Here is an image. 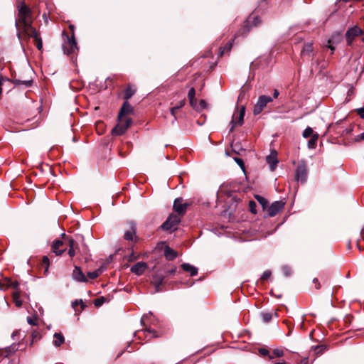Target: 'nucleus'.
<instances>
[{"mask_svg": "<svg viewBox=\"0 0 364 364\" xmlns=\"http://www.w3.org/2000/svg\"><path fill=\"white\" fill-rule=\"evenodd\" d=\"M17 14L15 19V27L16 28V36L23 46V36L31 33L36 28L33 26L32 11L21 0L17 4Z\"/></svg>", "mask_w": 364, "mask_h": 364, "instance_id": "nucleus-1", "label": "nucleus"}, {"mask_svg": "<svg viewBox=\"0 0 364 364\" xmlns=\"http://www.w3.org/2000/svg\"><path fill=\"white\" fill-rule=\"evenodd\" d=\"M118 123L112 129V134L115 136L122 135L127 129L130 127L132 119L130 117H124L118 115Z\"/></svg>", "mask_w": 364, "mask_h": 364, "instance_id": "nucleus-2", "label": "nucleus"}, {"mask_svg": "<svg viewBox=\"0 0 364 364\" xmlns=\"http://www.w3.org/2000/svg\"><path fill=\"white\" fill-rule=\"evenodd\" d=\"M245 112V107L244 106H241L240 107H237L236 110L234 112L232 120L230 122L231 127L230 131L232 132L234 129V127L237 125H242L243 124L244 116Z\"/></svg>", "mask_w": 364, "mask_h": 364, "instance_id": "nucleus-3", "label": "nucleus"}, {"mask_svg": "<svg viewBox=\"0 0 364 364\" xmlns=\"http://www.w3.org/2000/svg\"><path fill=\"white\" fill-rule=\"evenodd\" d=\"M180 221L181 218L178 215L171 214L162 224L161 228L164 230H174Z\"/></svg>", "mask_w": 364, "mask_h": 364, "instance_id": "nucleus-4", "label": "nucleus"}, {"mask_svg": "<svg viewBox=\"0 0 364 364\" xmlns=\"http://www.w3.org/2000/svg\"><path fill=\"white\" fill-rule=\"evenodd\" d=\"M273 98L267 96V95H261L259 97L257 103L255 104L254 109H253V113L255 115L259 114L262 112V111L264 109V108L267 106V105L271 102H272Z\"/></svg>", "mask_w": 364, "mask_h": 364, "instance_id": "nucleus-5", "label": "nucleus"}, {"mask_svg": "<svg viewBox=\"0 0 364 364\" xmlns=\"http://www.w3.org/2000/svg\"><path fill=\"white\" fill-rule=\"evenodd\" d=\"M67 38L68 41L63 45V49L65 53L70 55L77 50V46L73 34L70 38L68 36Z\"/></svg>", "mask_w": 364, "mask_h": 364, "instance_id": "nucleus-6", "label": "nucleus"}, {"mask_svg": "<svg viewBox=\"0 0 364 364\" xmlns=\"http://www.w3.org/2000/svg\"><path fill=\"white\" fill-rule=\"evenodd\" d=\"M31 38H33L35 42L36 43V48L38 50H42L43 49V41L41 37L40 33L36 31V29L33 30L31 33L23 36V39L25 38L26 40L30 39Z\"/></svg>", "mask_w": 364, "mask_h": 364, "instance_id": "nucleus-7", "label": "nucleus"}, {"mask_svg": "<svg viewBox=\"0 0 364 364\" xmlns=\"http://www.w3.org/2000/svg\"><path fill=\"white\" fill-rule=\"evenodd\" d=\"M307 173L306 165L304 163H301L296 168V180L302 183H304L307 178Z\"/></svg>", "mask_w": 364, "mask_h": 364, "instance_id": "nucleus-8", "label": "nucleus"}, {"mask_svg": "<svg viewBox=\"0 0 364 364\" xmlns=\"http://www.w3.org/2000/svg\"><path fill=\"white\" fill-rule=\"evenodd\" d=\"M363 33V31L358 26L348 29L346 33V38L348 45H351L354 38Z\"/></svg>", "mask_w": 364, "mask_h": 364, "instance_id": "nucleus-9", "label": "nucleus"}, {"mask_svg": "<svg viewBox=\"0 0 364 364\" xmlns=\"http://www.w3.org/2000/svg\"><path fill=\"white\" fill-rule=\"evenodd\" d=\"M62 236L65 237V242H68L67 246L69 247L68 253L73 258L75 255L76 250H78V245L73 239L67 237L65 234H63Z\"/></svg>", "mask_w": 364, "mask_h": 364, "instance_id": "nucleus-10", "label": "nucleus"}, {"mask_svg": "<svg viewBox=\"0 0 364 364\" xmlns=\"http://www.w3.org/2000/svg\"><path fill=\"white\" fill-rule=\"evenodd\" d=\"M284 203L278 200L272 203L267 209V213L269 217L276 215L284 208Z\"/></svg>", "mask_w": 364, "mask_h": 364, "instance_id": "nucleus-11", "label": "nucleus"}, {"mask_svg": "<svg viewBox=\"0 0 364 364\" xmlns=\"http://www.w3.org/2000/svg\"><path fill=\"white\" fill-rule=\"evenodd\" d=\"M128 229L124 232V238L128 241H133L136 238V225L134 222L127 223Z\"/></svg>", "mask_w": 364, "mask_h": 364, "instance_id": "nucleus-12", "label": "nucleus"}, {"mask_svg": "<svg viewBox=\"0 0 364 364\" xmlns=\"http://www.w3.org/2000/svg\"><path fill=\"white\" fill-rule=\"evenodd\" d=\"M67 249V245H65V242L59 240H55L52 244V250L56 255H61Z\"/></svg>", "mask_w": 364, "mask_h": 364, "instance_id": "nucleus-13", "label": "nucleus"}, {"mask_svg": "<svg viewBox=\"0 0 364 364\" xmlns=\"http://www.w3.org/2000/svg\"><path fill=\"white\" fill-rule=\"evenodd\" d=\"M134 114L133 107L127 101H125L123 103L118 115H120L121 117H122V116L129 117L130 114Z\"/></svg>", "mask_w": 364, "mask_h": 364, "instance_id": "nucleus-14", "label": "nucleus"}, {"mask_svg": "<svg viewBox=\"0 0 364 364\" xmlns=\"http://www.w3.org/2000/svg\"><path fill=\"white\" fill-rule=\"evenodd\" d=\"M146 268V262H139L131 267V272L136 275H141Z\"/></svg>", "mask_w": 364, "mask_h": 364, "instance_id": "nucleus-15", "label": "nucleus"}, {"mask_svg": "<svg viewBox=\"0 0 364 364\" xmlns=\"http://www.w3.org/2000/svg\"><path fill=\"white\" fill-rule=\"evenodd\" d=\"M183 199L181 198H176L173 203V209L178 214H183L185 213L187 208V204L183 203Z\"/></svg>", "mask_w": 364, "mask_h": 364, "instance_id": "nucleus-16", "label": "nucleus"}, {"mask_svg": "<svg viewBox=\"0 0 364 364\" xmlns=\"http://www.w3.org/2000/svg\"><path fill=\"white\" fill-rule=\"evenodd\" d=\"M73 278L77 282H86L87 279L80 268L75 266L73 272Z\"/></svg>", "mask_w": 364, "mask_h": 364, "instance_id": "nucleus-17", "label": "nucleus"}, {"mask_svg": "<svg viewBox=\"0 0 364 364\" xmlns=\"http://www.w3.org/2000/svg\"><path fill=\"white\" fill-rule=\"evenodd\" d=\"M18 285H19V284L18 282H16V281L12 282L11 280H10L9 279H6L4 283H1L0 282V289L5 290L8 287H12L16 291H19Z\"/></svg>", "mask_w": 364, "mask_h": 364, "instance_id": "nucleus-18", "label": "nucleus"}, {"mask_svg": "<svg viewBox=\"0 0 364 364\" xmlns=\"http://www.w3.org/2000/svg\"><path fill=\"white\" fill-rule=\"evenodd\" d=\"M260 23V20L259 18L255 16V15H250L247 21H246V25L245 26V33H247L249 31V28H247V27H249L250 25L251 26H257V25H259Z\"/></svg>", "mask_w": 364, "mask_h": 364, "instance_id": "nucleus-19", "label": "nucleus"}, {"mask_svg": "<svg viewBox=\"0 0 364 364\" xmlns=\"http://www.w3.org/2000/svg\"><path fill=\"white\" fill-rule=\"evenodd\" d=\"M266 160L267 164L269 165L270 170L274 171L278 163L277 152H272L269 156H267Z\"/></svg>", "mask_w": 364, "mask_h": 364, "instance_id": "nucleus-20", "label": "nucleus"}, {"mask_svg": "<svg viewBox=\"0 0 364 364\" xmlns=\"http://www.w3.org/2000/svg\"><path fill=\"white\" fill-rule=\"evenodd\" d=\"M164 281V277L162 275H159L158 274H156L154 275L151 283L155 287V291L156 292L159 291L161 290L160 287L161 284H163Z\"/></svg>", "mask_w": 364, "mask_h": 364, "instance_id": "nucleus-21", "label": "nucleus"}, {"mask_svg": "<svg viewBox=\"0 0 364 364\" xmlns=\"http://www.w3.org/2000/svg\"><path fill=\"white\" fill-rule=\"evenodd\" d=\"M181 267L185 272H189L191 276H195L198 274V268L188 263L182 264Z\"/></svg>", "mask_w": 364, "mask_h": 364, "instance_id": "nucleus-22", "label": "nucleus"}, {"mask_svg": "<svg viewBox=\"0 0 364 364\" xmlns=\"http://www.w3.org/2000/svg\"><path fill=\"white\" fill-rule=\"evenodd\" d=\"M164 256L168 260H173L177 257V252L168 246L164 249Z\"/></svg>", "mask_w": 364, "mask_h": 364, "instance_id": "nucleus-23", "label": "nucleus"}, {"mask_svg": "<svg viewBox=\"0 0 364 364\" xmlns=\"http://www.w3.org/2000/svg\"><path fill=\"white\" fill-rule=\"evenodd\" d=\"M65 341V338L60 333H55L53 335V344L55 347L60 346Z\"/></svg>", "mask_w": 364, "mask_h": 364, "instance_id": "nucleus-24", "label": "nucleus"}, {"mask_svg": "<svg viewBox=\"0 0 364 364\" xmlns=\"http://www.w3.org/2000/svg\"><path fill=\"white\" fill-rule=\"evenodd\" d=\"M313 51V46L312 43H309L304 45L302 50H301V55H310V54Z\"/></svg>", "mask_w": 364, "mask_h": 364, "instance_id": "nucleus-25", "label": "nucleus"}, {"mask_svg": "<svg viewBox=\"0 0 364 364\" xmlns=\"http://www.w3.org/2000/svg\"><path fill=\"white\" fill-rule=\"evenodd\" d=\"M20 291H16L13 294V301L17 307H21L22 306V301L20 299Z\"/></svg>", "mask_w": 364, "mask_h": 364, "instance_id": "nucleus-26", "label": "nucleus"}, {"mask_svg": "<svg viewBox=\"0 0 364 364\" xmlns=\"http://www.w3.org/2000/svg\"><path fill=\"white\" fill-rule=\"evenodd\" d=\"M284 350L281 348H276L273 350L272 355H269V360H272L274 358H281L284 356Z\"/></svg>", "mask_w": 364, "mask_h": 364, "instance_id": "nucleus-27", "label": "nucleus"}, {"mask_svg": "<svg viewBox=\"0 0 364 364\" xmlns=\"http://www.w3.org/2000/svg\"><path fill=\"white\" fill-rule=\"evenodd\" d=\"M318 139V134H314L312 135L309 141H308V147L309 149H314L316 146V141Z\"/></svg>", "mask_w": 364, "mask_h": 364, "instance_id": "nucleus-28", "label": "nucleus"}, {"mask_svg": "<svg viewBox=\"0 0 364 364\" xmlns=\"http://www.w3.org/2000/svg\"><path fill=\"white\" fill-rule=\"evenodd\" d=\"M102 268H99L95 271L88 272L87 276L89 277V278L93 279L98 277L102 273Z\"/></svg>", "mask_w": 364, "mask_h": 364, "instance_id": "nucleus-29", "label": "nucleus"}, {"mask_svg": "<svg viewBox=\"0 0 364 364\" xmlns=\"http://www.w3.org/2000/svg\"><path fill=\"white\" fill-rule=\"evenodd\" d=\"M135 93V90L129 87L126 89L124 92V99L127 101L128 99L131 98L132 95Z\"/></svg>", "mask_w": 364, "mask_h": 364, "instance_id": "nucleus-30", "label": "nucleus"}, {"mask_svg": "<svg viewBox=\"0 0 364 364\" xmlns=\"http://www.w3.org/2000/svg\"><path fill=\"white\" fill-rule=\"evenodd\" d=\"M232 48V43L228 42L223 48H220V56L223 55V54L226 52H229L231 50Z\"/></svg>", "mask_w": 364, "mask_h": 364, "instance_id": "nucleus-31", "label": "nucleus"}, {"mask_svg": "<svg viewBox=\"0 0 364 364\" xmlns=\"http://www.w3.org/2000/svg\"><path fill=\"white\" fill-rule=\"evenodd\" d=\"M313 134H314L313 129L309 127H306L302 133V136L304 138L311 137Z\"/></svg>", "mask_w": 364, "mask_h": 364, "instance_id": "nucleus-32", "label": "nucleus"}, {"mask_svg": "<svg viewBox=\"0 0 364 364\" xmlns=\"http://www.w3.org/2000/svg\"><path fill=\"white\" fill-rule=\"evenodd\" d=\"M255 199L262 205V206L264 209L268 204L267 200L261 196H258V195L255 196Z\"/></svg>", "mask_w": 364, "mask_h": 364, "instance_id": "nucleus-33", "label": "nucleus"}, {"mask_svg": "<svg viewBox=\"0 0 364 364\" xmlns=\"http://www.w3.org/2000/svg\"><path fill=\"white\" fill-rule=\"evenodd\" d=\"M15 82L18 85H23L26 87H29L32 85V80H16Z\"/></svg>", "mask_w": 364, "mask_h": 364, "instance_id": "nucleus-34", "label": "nucleus"}, {"mask_svg": "<svg viewBox=\"0 0 364 364\" xmlns=\"http://www.w3.org/2000/svg\"><path fill=\"white\" fill-rule=\"evenodd\" d=\"M262 318L264 322H269L272 320V314L269 312L262 313Z\"/></svg>", "mask_w": 364, "mask_h": 364, "instance_id": "nucleus-35", "label": "nucleus"}, {"mask_svg": "<svg viewBox=\"0 0 364 364\" xmlns=\"http://www.w3.org/2000/svg\"><path fill=\"white\" fill-rule=\"evenodd\" d=\"M326 350V346L323 345L316 346L314 350L316 354H321Z\"/></svg>", "mask_w": 364, "mask_h": 364, "instance_id": "nucleus-36", "label": "nucleus"}, {"mask_svg": "<svg viewBox=\"0 0 364 364\" xmlns=\"http://www.w3.org/2000/svg\"><path fill=\"white\" fill-rule=\"evenodd\" d=\"M78 305H81V309L82 310L84 308H85V305L82 302V301L80 299V300H75V301H73L72 303V306L73 308L75 310H76V307L78 306Z\"/></svg>", "mask_w": 364, "mask_h": 364, "instance_id": "nucleus-37", "label": "nucleus"}, {"mask_svg": "<svg viewBox=\"0 0 364 364\" xmlns=\"http://www.w3.org/2000/svg\"><path fill=\"white\" fill-rule=\"evenodd\" d=\"M42 264L45 267V271L48 272L49 267V259L47 256H44L43 257Z\"/></svg>", "mask_w": 364, "mask_h": 364, "instance_id": "nucleus-38", "label": "nucleus"}, {"mask_svg": "<svg viewBox=\"0 0 364 364\" xmlns=\"http://www.w3.org/2000/svg\"><path fill=\"white\" fill-rule=\"evenodd\" d=\"M32 343L31 344H33V343L35 341H37V340H39L41 337V333L37 331H33L32 332Z\"/></svg>", "mask_w": 364, "mask_h": 364, "instance_id": "nucleus-39", "label": "nucleus"}, {"mask_svg": "<svg viewBox=\"0 0 364 364\" xmlns=\"http://www.w3.org/2000/svg\"><path fill=\"white\" fill-rule=\"evenodd\" d=\"M256 206H257V204L255 201L250 200L249 202V207H250V211L252 213H256Z\"/></svg>", "mask_w": 364, "mask_h": 364, "instance_id": "nucleus-40", "label": "nucleus"}, {"mask_svg": "<svg viewBox=\"0 0 364 364\" xmlns=\"http://www.w3.org/2000/svg\"><path fill=\"white\" fill-rule=\"evenodd\" d=\"M235 161L240 166V168L244 171L245 164H244L243 160L240 158H235Z\"/></svg>", "mask_w": 364, "mask_h": 364, "instance_id": "nucleus-41", "label": "nucleus"}, {"mask_svg": "<svg viewBox=\"0 0 364 364\" xmlns=\"http://www.w3.org/2000/svg\"><path fill=\"white\" fill-rule=\"evenodd\" d=\"M271 276V272L269 271V270H267V271H264V273L262 274V277H261V279L262 280H266L267 279H269Z\"/></svg>", "mask_w": 364, "mask_h": 364, "instance_id": "nucleus-42", "label": "nucleus"}, {"mask_svg": "<svg viewBox=\"0 0 364 364\" xmlns=\"http://www.w3.org/2000/svg\"><path fill=\"white\" fill-rule=\"evenodd\" d=\"M104 303V298H98L94 301V304L95 306H100Z\"/></svg>", "mask_w": 364, "mask_h": 364, "instance_id": "nucleus-43", "label": "nucleus"}, {"mask_svg": "<svg viewBox=\"0 0 364 364\" xmlns=\"http://www.w3.org/2000/svg\"><path fill=\"white\" fill-rule=\"evenodd\" d=\"M282 272H283L284 274L287 277H288L291 274V269L287 266H284L282 267Z\"/></svg>", "mask_w": 364, "mask_h": 364, "instance_id": "nucleus-44", "label": "nucleus"}, {"mask_svg": "<svg viewBox=\"0 0 364 364\" xmlns=\"http://www.w3.org/2000/svg\"><path fill=\"white\" fill-rule=\"evenodd\" d=\"M145 333H147L149 335L150 338H155L157 337L156 333L154 331H151L150 329H146Z\"/></svg>", "mask_w": 364, "mask_h": 364, "instance_id": "nucleus-45", "label": "nucleus"}, {"mask_svg": "<svg viewBox=\"0 0 364 364\" xmlns=\"http://www.w3.org/2000/svg\"><path fill=\"white\" fill-rule=\"evenodd\" d=\"M333 43H334V37H332L328 41V48H329L331 50H334V48L333 47Z\"/></svg>", "mask_w": 364, "mask_h": 364, "instance_id": "nucleus-46", "label": "nucleus"}, {"mask_svg": "<svg viewBox=\"0 0 364 364\" xmlns=\"http://www.w3.org/2000/svg\"><path fill=\"white\" fill-rule=\"evenodd\" d=\"M259 353H260L261 355H264V356H266V355H268V356H269V355H269V350H268L267 349H266V348H260V349L259 350Z\"/></svg>", "mask_w": 364, "mask_h": 364, "instance_id": "nucleus-47", "label": "nucleus"}, {"mask_svg": "<svg viewBox=\"0 0 364 364\" xmlns=\"http://www.w3.org/2000/svg\"><path fill=\"white\" fill-rule=\"evenodd\" d=\"M188 99L190 98H195V89L194 88H191L188 91Z\"/></svg>", "mask_w": 364, "mask_h": 364, "instance_id": "nucleus-48", "label": "nucleus"}, {"mask_svg": "<svg viewBox=\"0 0 364 364\" xmlns=\"http://www.w3.org/2000/svg\"><path fill=\"white\" fill-rule=\"evenodd\" d=\"M354 140L355 141H360L364 140V132L355 136Z\"/></svg>", "mask_w": 364, "mask_h": 364, "instance_id": "nucleus-49", "label": "nucleus"}, {"mask_svg": "<svg viewBox=\"0 0 364 364\" xmlns=\"http://www.w3.org/2000/svg\"><path fill=\"white\" fill-rule=\"evenodd\" d=\"M357 113L359 114V116L361 118L364 119V108L363 107L358 109Z\"/></svg>", "mask_w": 364, "mask_h": 364, "instance_id": "nucleus-50", "label": "nucleus"}, {"mask_svg": "<svg viewBox=\"0 0 364 364\" xmlns=\"http://www.w3.org/2000/svg\"><path fill=\"white\" fill-rule=\"evenodd\" d=\"M27 322L31 325H36L35 319L31 316L27 317Z\"/></svg>", "mask_w": 364, "mask_h": 364, "instance_id": "nucleus-51", "label": "nucleus"}, {"mask_svg": "<svg viewBox=\"0 0 364 364\" xmlns=\"http://www.w3.org/2000/svg\"><path fill=\"white\" fill-rule=\"evenodd\" d=\"M184 104H185L184 100H182V101H180V102H178V104L177 105H176L175 107H176V108L178 110V109H181L182 107H183Z\"/></svg>", "mask_w": 364, "mask_h": 364, "instance_id": "nucleus-52", "label": "nucleus"}, {"mask_svg": "<svg viewBox=\"0 0 364 364\" xmlns=\"http://www.w3.org/2000/svg\"><path fill=\"white\" fill-rule=\"evenodd\" d=\"M189 101H190L191 105L193 107H196V98H190Z\"/></svg>", "mask_w": 364, "mask_h": 364, "instance_id": "nucleus-53", "label": "nucleus"}, {"mask_svg": "<svg viewBox=\"0 0 364 364\" xmlns=\"http://www.w3.org/2000/svg\"><path fill=\"white\" fill-rule=\"evenodd\" d=\"M8 80H9V79L6 77H0V87H1V85L4 82L8 81Z\"/></svg>", "mask_w": 364, "mask_h": 364, "instance_id": "nucleus-54", "label": "nucleus"}, {"mask_svg": "<svg viewBox=\"0 0 364 364\" xmlns=\"http://www.w3.org/2000/svg\"><path fill=\"white\" fill-rule=\"evenodd\" d=\"M176 271V267H173V268H172L171 269L168 270V271L166 272V273H167V274H175Z\"/></svg>", "mask_w": 364, "mask_h": 364, "instance_id": "nucleus-55", "label": "nucleus"}, {"mask_svg": "<svg viewBox=\"0 0 364 364\" xmlns=\"http://www.w3.org/2000/svg\"><path fill=\"white\" fill-rule=\"evenodd\" d=\"M200 107H201V108H205V106H206V102H205V100H201L200 101Z\"/></svg>", "mask_w": 364, "mask_h": 364, "instance_id": "nucleus-56", "label": "nucleus"}, {"mask_svg": "<svg viewBox=\"0 0 364 364\" xmlns=\"http://www.w3.org/2000/svg\"><path fill=\"white\" fill-rule=\"evenodd\" d=\"M178 109L176 108V107H173L171 109V113L173 116L175 117L176 115V112Z\"/></svg>", "mask_w": 364, "mask_h": 364, "instance_id": "nucleus-57", "label": "nucleus"}, {"mask_svg": "<svg viewBox=\"0 0 364 364\" xmlns=\"http://www.w3.org/2000/svg\"><path fill=\"white\" fill-rule=\"evenodd\" d=\"M279 93L278 90H274V93H273L274 98H275V99L277 98L278 96H279Z\"/></svg>", "mask_w": 364, "mask_h": 364, "instance_id": "nucleus-58", "label": "nucleus"}, {"mask_svg": "<svg viewBox=\"0 0 364 364\" xmlns=\"http://www.w3.org/2000/svg\"><path fill=\"white\" fill-rule=\"evenodd\" d=\"M341 121H338L335 124H331L328 127V129H333L335 125L338 124L339 122H341Z\"/></svg>", "mask_w": 364, "mask_h": 364, "instance_id": "nucleus-59", "label": "nucleus"}, {"mask_svg": "<svg viewBox=\"0 0 364 364\" xmlns=\"http://www.w3.org/2000/svg\"><path fill=\"white\" fill-rule=\"evenodd\" d=\"M360 235L362 239L364 240V228L361 230Z\"/></svg>", "mask_w": 364, "mask_h": 364, "instance_id": "nucleus-60", "label": "nucleus"}, {"mask_svg": "<svg viewBox=\"0 0 364 364\" xmlns=\"http://www.w3.org/2000/svg\"><path fill=\"white\" fill-rule=\"evenodd\" d=\"M274 364H288L287 363H286L285 361H282V362H278V363H275Z\"/></svg>", "mask_w": 364, "mask_h": 364, "instance_id": "nucleus-61", "label": "nucleus"}, {"mask_svg": "<svg viewBox=\"0 0 364 364\" xmlns=\"http://www.w3.org/2000/svg\"><path fill=\"white\" fill-rule=\"evenodd\" d=\"M314 282H315V283H316V282H318V279H314Z\"/></svg>", "mask_w": 364, "mask_h": 364, "instance_id": "nucleus-62", "label": "nucleus"}, {"mask_svg": "<svg viewBox=\"0 0 364 364\" xmlns=\"http://www.w3.org/2000/svg\"><path fill=\"white\" fill-rule=\"evenodd\" d=\"M319 287H320L319 284H318V286H316V288L319 289Z\"/></svg>", "mask_w": 364, "mask_h": 364, "instance_id": "nucleus-63", "label": "nucleus"}]
</instances>
